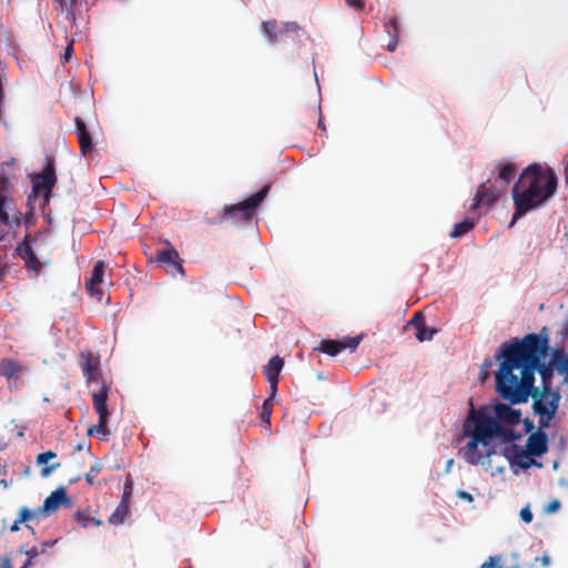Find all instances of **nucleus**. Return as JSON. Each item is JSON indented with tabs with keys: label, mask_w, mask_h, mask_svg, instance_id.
I'll return each mask as SVG.
<instances>
[{
	"label": "nucleus",
	"mask_w": 568,
	"mask_h": 568,
	"mask_svg": "<svg viewBox=\"0 0 568 568\" xmlns=\"http://www.w3.org/2000/svg\"><path fill=\"white\" fill-rule=\"evenodd\" d=\"M548 337L529 333L513 343L505 342L497 359H503L496 373V388L510 404L526 403L534 389L535 373L541 377V388L552 387V368L542 363L548 353Z\"/></svg>",
	"instance_id": "obj_1"
},
{
	"label": "nucleus",
	"mask_w": 568,
	"mask_h": 568,
	"mask_svg": "<svg viewBox=\"0 0 568 568\" xmlns=\"http://www.w3.org/2000/svg\"><path fill=\"white\" fill-rule=\"evenodd\" d=\"M494 413L495 415L491 416L485 409H475L473 405L470 407L462 428L463 435L468 437L469 442L459 450L469 465L489 463V458L496 453L490 446L494 438H499L503 443H511L520 437L511 428L520 423V409L498 403L494 407Z\"/></svg>",
	"instance_id": "obj_2"
},
{
	"label": "nucleus",
	"mask_w": 568,
	"mask_h": 568,
	"mask_svg": "<svg viewBox=\"0 0 568 568\" xmlns=\"http://www.w3.org/2000/svg\"><path fill=\"white\" fill-rule=\"evenodd\" d=\"M555 171L539 163L528 165L513 186L515 212L510 226L515 221L531 210L542 206L557 190Z\"/></svg>",
	"instance_id": "obj_3"
},
{
	"label": "nucleus",
	"mask_w": 568,
	"mask_h": 568,
	"mask_svg": "<svg viewBox=\"0 0 568 568\" xmlns=\"http://www.w3.org/2000/svg\"><path fill=\"white\" fill-rule=\"evenodd\" d=\"M80 367L88 385L98 384V389L92 392L93 408L99 415V422L89 427L87 434L89 436L98 435L101 439H105L110 435L108 422L110 412L106 406L110 386L103 379L100 355L90 351L80 353Z\"/></svg>",
	"instance_id": "obj_4"
},
{
	"label": "nucleus",
	"mask_w": 568,
	"mask_h": 568,
	"mask_svg": "<svg viewBox=\"0 0 568 568\" xmlns=\"http://www.w3.org/2000/svg\"><path fill=\"white\" fill-rule=\"evenodd\" d=\"M13 192L11 180L0 187V242L9 235L14 236L21 226L22 212L16 204Z\"/></svg>",
	"instance_id": "obj_5"
},
{
	"label": "nucleus",
	"mask_w": 568,
	"mask_h": 568,
	"mask_svg": "<svg viewBox=\"0 0 568 568\" xmlns=\"http://www.w3.org/2000/svg\"><path fill=\"white\" fill-rule=\"evenodd\" d=\"M532 410L539 417L538 425L540 429L549 428L550 422L556 416L560 403V394L552 390V387H534L531 389Z\"/></svg>",
	"instance_id": "obj_6"
},
{
	"label": "nucleus",
	"mask_w": 568,
	"mask_h": 568,
	"mask_svg": "<svg viewBox=\"0 0 568 568\" xmlns=\"http://www.w3.org/2000/svg\"><path fill=\"white\" fill-rule=\"evenodd\" d=\"M271 190V184H265L258 192L247 197L245 201L224 206L220 222L232 220L235 223H248L253 219L257 206L264 201Z\"/></svg>",
	"instance_id": "obj_7"
},
{
	"label": "nucleus",
	"mask_w": 568,
	"mask_h": 568,
	"mask_svg": "<svg viewBox=\"0 0 568 568\" xmlns=\"http://www.w3.org/2000/svg\"><path fill=\"white\" fill-rule=\"evenodd\" d=\"M32 192L34 195L43 193L44 204H48L52 194V189L57 183L54 159L45 156L44 168L41 173L33 174Z\"/></svg>",
	"instance_id": "obj_8"
},
{
	"label": "nucleus",
	"mask_w": 568,
	"mask_h": 568,
	"mask_svg": "<svg viewBox=\"0 0 568 568\" xmlns=\"http://www.w3.org/2000/svg\"><path fill=\"white\" fill-rule=\"evenodd\" d=\"M503 186H498L497 183L491 182L490 180L483 182L475 193L473 204L469 210L471 212L485 209L487 211L493 204H495L505 193Z\"/></svg>",
	"instance_id": "obj_9"
},
{
	"label": "nucleus",
	"mask_w": 568,
	"mask_h": 568,
	"mask_svg": "<svg viewBox=\"0 0 568 568\" xmlns=\"http://www.w3.org/2000/svg\"><path fill=\"white\" fill-rule=\"evenodd\" d=\"M301 30L298 23L293 21L278 23L276 20H267L262 23V31L270 44H275L291 34L298 38Z\"/></svg>",
	"instance_id": "obj_10"
},
{
	"label": "nucleus",
	"mask_w": 568,
	"mask_h": 568,
	"mask_svg": "<svg viewBox=\"0 0 568 568\" xmlns=\"http://www.w3.org/2000/svg\"><path fill=\"white\" fill-rule=\"evenodd\" d=\"M36 240V235L30 233L26 234L23 241L17 245L16 251L18 255L24 261V266L28 270L33 271L36 274H39L42 268V263L39 261L31 246Z\"/></svg>",
	"instance_id": "obj_11"
},
{
	"label": "nucleus",
	"mask_w": 568,
	"mask_h": 568,
	"mask_svg": "<svg viewBox=\"0 0 568 568\" xmlns=\"http://www.w3.org/2000/svg\"><path fill=\"white\" fill-rule=\"evenodd\" d=\"M165 244L168 245L166 248L158 251L156 262L162 264L172 275L176 273L183 275L184 268L178 251L168 241H165Z\"/></svg>",
	"instance_id": "obj_12"
},
{
	"label": "nucleus",
	"mask_w": 568,
	"mask_h": 568,
	"mask_svg": "<svg viewBox=\"0 0 568 568\" xmlns=\"http://www.w3.org/2000/svg\"><path fill=\"white\" fill-rule=\"evenodd\" d=\"M362 336L345 337L344 339H323L320 343L318 351L329 356H336L342 351L349 348L355 351L359 345Z\"/></svg>",
	"instance_id": "obj_13"
},
{
	"label": "nucleus",
	"mask_w": 568,
	"mask_h": 568,
	"mask_svg": "<svg viewBox=\"0 0 568 568\" xmlns=\"http://www.w3.org/2000/svg\"><path fill=\"white\" fill-rule=\"evenodd\" d=\"M526 452L532 457H540L548 452V437L544 429L531 433L526 442Z\"/></svg>",
	"instance_id": "obj_14"
},
{
	"label": "nucleus",
	"mask_w": 568,
	"mask_h": 568,
	"mask_svg": "<svg viewBox=\"0 0 568 568\" xmlns=\"http://www.w3.org/2000/svg\"><path fill=\"white\" fill-rule=\"evenodd\" d=\"M61 505H71V500L67 495V490L63 487H60L52 491L43 501L41 507L44 514H51L57 511Z\"/></svg>",
	"instance_id": "obj_15"
},
{
	"label": "nucleus",
	"mask_w": 568,
	"mask_h": 568,
	"mask_svg": "<svg viewBox=\"0 0 568 568\" xmlns=\"http://www.w3.org/2000/svg\"><path fill=\"white\" fill-rule=\"evenodd\" d=\"M408 326H413L416 331L415 336L419 342L430 341L437 333V329L429 328L423 316L422 312L415 313L413 318L407 323Z\"/></svg>",
	"instance_id": "obj_16"
},
{
	"label": "nucleus",
	"mask_w": 568,
	"mask_h": 568,
	"mask_svg": "<svg viewBox=\"0 0 568 568\" xmlns=\"http://www.w3.org/2000/svg\"><path fill=\"white\" fill-rule=\"evenodd\" d=\"M75 133L80 145L81 154L87 156L93 151V143L91 134L85 125V123L80 119L75 118Z\"/></svg>",
	"instance_id": "obj_17"
},
{
	"label": "nucleus",
	"mask_w": 568,
	"mask_h": 568,
	"mask_svg": "<svg viewBox=\"0 0 568 568\" xmlns=\"http://www.w3.org/2000/svg\"><path fill=\"white\" fill-rule=\"evenodd\" d=\"M104 266V262H97L92 270L91 278L85 284L88 292L92 296L99 295V300L101 298L102 295V291L99 288V285L103 282Z\"/></svg>",
	"instance_id": "obj_18"
},
{
	"label": "nucleus",
	"mask_w": 568,
	"mask_h": 568,
	"mask_svg": "<svg viewBox=\"0 0 568 568\" xmlns=\"http://www.w3.org/2000/svg\"><path fill=\"white\" fill-rule=\"evenodd\" d=\"M517 172L516 164L511 162L501 163L498 165V175L493 181L498 186H503V190H507L509 183L515 179Z\"/></svg>",
	"instance_id": "obj_19"
},
{
	"label": "nucleus",
	"mask_w": 568,
	"mask_h": 568,
	"mask_svg": "<svg viewBox=\"0 0 568 568\" xmlns=\"http://www.w3.org/2000/svg\"><path fill=\"white\" fill-rule=\"evenodd\" d=\"M0 374L8 379H17L22 374V366L14 359L3 358L0 361Z\"/></svg>",
	"instance_id": "obj_20"
},
{
	"label": "nucleus",
	"mask_w": 568,
	"mask_h": 568,
	"mask_svg": "<svg viewBox=\"0 0 568 568\" xmlns=\"http://www.w3.org/2000/svg\"><path fill=\"white\" fill-rule=\"evenodd\" d=\"M284 359L278 355L273 356L268 363L263 367V374L266 379L278 378L280 373L283 369Z\"/></svg>",
	"instance_id": "obj_21"
},
{
	"label": "nucleus",
	"mask_w": 568,
	"mask_h": 568,
	"mask_svg": "<svg viewBox=\"0 0 568 568\" xmlns=\"http://www.w3.org/2000/svg\"><path fill=\"white\" fill-rule=\"evenodd\" d=\"M384 28L387 34L390 37V40L387 43L386 48L388 51L393 52L398 44L399 24L397 19L392 18L389 21L385 23Z\"/></svg>",
	"instance_id": "obj_22"
},
{
	"label": "nucleus",
	"mask_w": 568,
	"mask_h": 568,
	"mask_svg": "<svg viewBox=\"0 0 568 568\" xmlns=\"http://www.w3.org/2000/svg\"><path fill=\"white\" fill-rule=\"evenodd\" d=\"M129 509L130 506L124 505V503H119L115 510L110 515L108 521L114 526L123 524L126 516L129 515Z\"/></svg>",
	"instance_id": "obj_23"
},
{
	"label": "nucleus",
	"mask_w": 568,
	"mask_h": 568,
	"mask_svg": "<svg viewBox=\"0 0 568 568\" xmlns=\"http://www.w3.org/2000/svg\"><path fill=\"white\" fill-rule=\"evenodd\" d=\"M474 226L475 221L469 217H465L462 222L455 224L453 231L450 232V237H460L467 234Z\"/></svg>",
	"instance_id": "obj_24"
},
{
	"label": "nucleus",
	"mask_w": 568,
	"mask_h": 568,
	"mask_svg": "<svg viewBox=\"0 0 568 568\" xmlns=\"http://www.w3.org/2000/svg\"><path fill=\"white\" fill-rule=\"evenodd\" d=\"M43 514L44 513L42 511L41 507L36 510H31L29 508L23 507L19 511L18 523L26 524L28 528H31V526L28 525V521L38 518L40 515Z\"/></svg>",
	"instance_id": "obj_25"
},
{
	"label": "nucleus",
	"mask_w": 568,
	"mask_h": 568,
	"mask_svg": "<svg viewBox=\"0 0 568 568\" xmlns=\"http://www.w3.org/2000/svg\"><path fill=\"white\" fill-rule=\"evenodd\" d=\"M53 544H55V541H47V542L42 544L41 549H39L38 547H32V548L26 550L24 552L28 558L21 568H28L32 564V560L36 557H38L40 554L44 552L45 548L49 546H52Z\"/></svg>",
	"instance_id": "obj_26"
},
{
	"label": "nucleus",
	"mask_w": 568,
	"mask_h": 568,
	"mask_svg": "<svg viewBox=\"0 0 568 568\" xmlns=\"http://www.w3.org/2000/svg\"><path fill=\"white\" fill-rule=\"evenodd\" d=\"M532 456H530V454H527L526 450H521L518 455H517V460H516V464L523 468V469H527L529 468L530 466L532 465H536V466H541V464L539 463H536L532 458Z\"/></svg>",
	"instance_id": "obj_27"
},
{
	"label": "nucleus",
	"mask_w": 568,
	"mask_h": 568,
	"mask_svg": "<svg viewBox=\"0 0 568 568\" xmlns=\"http://www.w3.org/2000/svg\"><path fill=\"white\" fill-rule=\"evenodd\" d=\"M272 410H273V403L271 402V399H265L262 405L260 418L266 425H270V423H271L270 419H271Z\"/></svg>",
	"instance_id": "obj_28"
},
{
	"label": "nucleus",
	"mask_w": 568,
	"mask_h": 568,
	"mask_svg": "<svg viewBox=\"0 0 568 568\" xmlns=\"http://www.w3.org/2000/svg\"><path fill=\"white\" fill-rule=\"evenodd\" d=\"M504 567V557L501 555L489 556L486 561H484L480 568H503Z\"/></svg>",
	"instance_id": "obj_29"
},
{
	"label": "nucleus",
	"mask_w": 568,
	"mask_h": 568,
	"mask_svg": "<svg viewBox=\"0 0 568 568\" xmlns=\"http://www.w3.org/2000/svg\"><path fill=\"white\" fill-rule=\"evenodd\" d=\"M132 490H133L132 479H131L130 476H128L126 480H125V484H124L123 494H122L120 503H124V505L130 506V499L132 497Z\"/></svg>",
	"instance_id": "obj_30"
},
{
	"label": "nucleus",
	"mask_w": 568,
	"mask_h": 568,
	"mask_svg": "<svg viewBox=\"0 0 568 568\" xmlns=\"http://www.w3.org/2000/svg\"><path fill=\"white\" fill-rule=\"evenodd\" d=\"M77 520L79 524H81L83 527H88L90 524H94L97 526H100L102 523L99 519L91 518L85 514L78 513L77 514Z\"/></svg>",
	"instance_id": "obj_31"
},
{
	"label": "nucleus",
	"mask_w": 568,
	"mask_h": 568,
	"mask_svg": "<svg viewBox=\"0 0 568 568\" xmlns=\"http://www.w3.org/2000/svg\"><path fill=\"white\" fill-rule=\"evenodd\" d=\"M102 470V465L100 462H95L91 468L90 471L85 475V480L89 485H93V478L95 475H98Z\"/></svg>",
	"instance_id": "obj_32"
},
{
	"label": "nucleus",
	"mask_w": 568,
	"mask_h": 568,
	"mask_svg": "<svg viewBox=\"0 0 568 568\" xmlns=\"http://www.w3.org/2000/svg\"><path fill=\"white\" fill-rule=\"evenodd\" d=\"M57 457V454L52 450H48L45 453H41L37 456V464L38 465H45L50 459H53Z\"/></svg>",
	"instance_id": "obj_33"
},
{
	"label": "nucleus",
	"mask_w": 568,
	"mask_h": 568,
	"mask_svg": "<svg viewBox=\"0 0 568 568\" xmlns=\"http://www.w3.org/2000/svg\"><path fill=\"white\" fill-rule=\"evenodd\" d=\"M557 371L560 374H565V382L568 384V359L567 358H561L560 361H558Z\"/></svg>",
	"instance_id": "obj_34"
},
{
	"label": "nucleus",
	"mask_w": 568,
	"mask_h": 568,
	"mask_svg": "<svg viewBox=\"0 0 568 568\" xmlns=\"http://www.w3.org/2000/svg\"><path fill=\"white\" fill-rule=\"evenodd\" d=\"M278 381V378L267 379L270 383V396L266 399H271L272 403L277 393Z\"/></svg>",
	"instance_id": "obj_35"
},
{
	"label": "nucleus",
	"mask_w": 568,
	"mask_h": 568,
	"mask_svg": "<svg viewBox=\"0 0 568 568\" xmlns=\"http://www.w3.org/2000/svg\"><path fill=\"white\" fill-rule=\"evenodd\" d=\"M345 1L349 8H353L357 12H361L364 10V7H365L364 0H345Z\"/></svg>",
	"instance_id": "obj_36"
},
{
	"label": "nucleus",
	"mask_w": 568,
	"mask_h": 568,
	"mask_svg": "<svg viewBox=\"0 0 568 568\" xmlns=\"http://www.w3.org/2000/svg\"><path fill=\"white\" fill-rule=\"evenodd\" d=\"M13 163L14 159H10L0 164V173L6 172L10 176L11 181L13 180V175L9 173V169L12 168Z\"/></svg>",
	"instance_id": "obj_37"
},
{
	"label": "nucleus",
	"mask_w": 568,
	"mask_h": 568,
	"mask_svg": "<svg viewBox=\"0 0 568 568\" xmlns=\"http://www.w3.org/2000/svg\"><path fill=\"white\" fill-rule=\"evenodd\" d=\"M520 518L526 524L531 523V520H532V513L530 511L529 507H524L520 510Z\"/></svg>",
	"instance_id": "obj_38"
},
{
	"label": "nucleus",
	"mask_w": 568,
	"mask_h": 568,
	"mask_svg": "<svg viewBox=\"0 0 568 568\" xmlns=\"http://www.w3.org/2000/svg\"><path fill=\"white\" fill-rule=\"evenodd\" d=\"M559 508H560V501L555 499V500H551L550 503H548V505L546 506V513L552 514V513L557 511Z\"/></svg>",
	"instance_id": "obj_39"
},
{
	"label": "nucleus",
	"mask_w": 568,
	"mask_h": 568,
	"mask_svg": "<svg viewBox=\"0 0 568 568\" xmlns=\"http://www.w3.org/2000/svg\"><path fill=\"white\" fill-rule=\"evenodd\" d=\"M58 467H60V463H55V464H52L50 466H45L41 469V476L42 477H47L49 476L54 469H57Z\"/></svg>",
	"instance_id": "obj_40"
},
{
	"label": "nucleus",
	"mask_w": 568,
	"mask_h": 568,
	"mask_svg": "<svg viewBox=\"0 0 568 568\" xmlns=\"http://www.w3.org/2000/svg\"><path fill=\"white\" fill-rule=\"evenodd\" d=\"M55 2L59 4L60 10H61L62 12H64V11H67V12H68V11H70V10H71V8L73 7V6H70V1L68 2L67 0H55Z\"/></svg>",
	"instance_id": "obj_41"
},
{
	"label": "nucleus",
	"mask_w": 568,
	"mask_h": 568,
	"mask_svg": "<svg viewBox=\"0 0 568 568\" xmlns=\"http://www.w3.org/2000/svg\"><path fill=\"white\" fill-rule=\"evenodd\" d=\"M457 496L460 499L466 500L468 503H471L474 500L473 496L469 493L465 491V490H458L457 491Z\"/></svg>",
	"instance_id": "obj_42"
},
{
	"label": "nucleus",
	"mask_w": 568,
	"mask_h": 568,
	"mask_svg": "<svg viewBox=\"0 0 568 568\" xmlns=\"http://www.w3.org/2000/svg\"><path fill=\"white\" fill-rule=\"evenodd\" d=\"M0 568H12L9 556H3L0 561Z\"/></svg>",
	"instance_id": "obj_43"
},
{
	"label": "nucleus",
	"mask_w": 568,
	"mask_h": 568,
	"mask_svg": "<svg viewBox=\"0 0 568 568\" xmlns=\"http://www.w3.org/2000/svg\"><path fill=\"white\" fill-rule=\"evenodd\" d=\"M6 73H0V104L2 103L4 99V89H3V78Z\"/></svg>",
	"instance_id": "obj_44"
},
{
	"label": "nucleus",
	"mask_w": 568,
	"mask_h": 568,
	"mask_svg": "<svg viewBox=\"0 0 568 568\" xmlns=\"http://www.w3.org/2000/svg\"><path fill=\"white\" fill-rule=\"evenodd\" d=\"M9 181L10 176L6 172L0 173V187H4Z\"/></svg>",
	"instance_id": "obj_45"
},
{
	"label": "nucleus",
	"mask_w": 568,
	"mask_h": 568,
	"mask_svg": "<svg viewBox=\"0 0 568 568\" xmlns=\"http://www.w3.org/2000/svg\"><path fill=\"white\" fill-rule=\"evenodd\" d=\"M525 432L530 433L534 429V424L529 418L524 419Z\"/></svg>",
	"instance_id": "obj_46"
},
{
	"label": "nucleus",
	"mask_w": 568,
	"mask_h": 568,
	"mask_svg": "<svg viewBox=\"0 0 568 568\" xmlns=\"http://www.w3.org/2000/svg\"><path fill=\"white\" fill-rule=\"evenodd\" d=\"M564 163H565V181L568 184V155L565 156Z\"/></svg>",
	"instance_id": "obj_47"
},
{
	"label": "nucleus",
	"mask_w": 568,
	"mask_h": 568,
	"mask_svg": "<svg viewBox=\"0 0 568 568\" xmlns=\"http://www.w3.org/2000/svg\"><path fill=\"white\" fill-rule=\"evenodd\" d=\"M72 53V45L69 44L67 48H65V51H64V60L68 61L70 55Z\"/></svg>",
	"instance_id": "obj_48"
},
{
	"label": "nucleus",
	"mask_w": 568,
	"mask_h": 568,
	"mask_svg": "<svg viewBox=\"0 0 568 568\" xmlns=\"http://www.w3.org/2000/svg\"><path fill=\"white\" fill-rule=\"evenodd\" d=\"M453 465H454V459H448V460L446 462V469H445V470H446V473H449V471H450V469H452Z\"/></svg>",
	"instance_id": "obj_49"
},
{
	"label": "nucleus",
	"mask_w": 568,
	"mask_h": 568,
	"mask_svg": "<svg viewBox=\"0 0 568 568\" xmlns=\"http://www.w3.org/2000/svg\"><path fill=\"white\" fill-rule=\"evenodd\" d=\"M20 524L21 523H18V519L13 523V525L11 526L10 530L11 531H18L20 529Z\"/></svg>",
	"instance_id": "obj_50"
},
{
	"label": "nucleus",
	"mask_w": 568,
	"mask_h": 568,
	"mask_svg": "<svg viewBox=\"0 0 568 568\" xmlns=\"http://www.w3.org/2000/svg\"><path fill=\"white\" fill-rule=\"evenodd\" d=\"M541 561H542V565H544V566H547V565L549 564V558H548L547 556H544V557L541 558Z\"/></svg>",
	"instance_id": "obj_51"
},
{
	"label": "nucleus",
	"mask_w": 568,
	"mask_h": 568,
	"mask_svg": "<svg viewBox=\"0 0 568 568\" xmlns=\"http://www.w3.org/2000/svg\"><path fill=\"white\" fill-rule=\"evenodd\" d=\"M318 126H321L323 130H325V126L323 125L322 121L320 120Z\"/></svg>",
	"instance_id": "obj_52"
},
{
	"label": "nucleus",
	"mask_w": 568,
	"mask_h": 568,
	"mask_svg": "<svg viewBox=\"0 0 568 568\" xmlns=\"http://www.w3.org/2000/svg\"><path fill=\"white\" fill-rule=\"evenodd\" d=\"M77 0H70V6H74Z\"/></svg>",
	"instance_id": "obj_53"
}]
</instances>
